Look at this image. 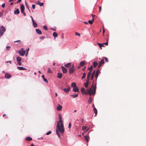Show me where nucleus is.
<instances>
[{
	"instance_id": "1",
	"label": "nucleus",
	"mask_w": 146,
	"mask_h": 146,
	"mask_svg": "<svg viewBox=\"0 0 146 146\" xmlns=\"http://www.w3.org/2000/svg\"><path fill=\"white\" fill-rule=\"evenodd\" d=\"M58 116L59 117V123H57V126L56 128V133L58 135L59 138L60 137L59 132L62 134L63 133L64 131V128L63 123L62 120V117L60 114H59Z\"/></svg>"
},
{
	"instance_id": "2",
	"label": "nucleus",
	"mask_w": 146,
	"mask_h": 146,
	"mask_svg": "<svg viewBox=\"0 0 146 146\" xmlns=\"http://www.w3.org/2000/svg\"><path fill=\"white\" fill-rule=\"evenodd\" d=\"M96 86H94V85L93 83L91 87L88 90L87 92H86L85 94L86 95L89 94L90 96L92 95H94L95 93L96 90Z\"/></svg>"
},
{
	"instance_id": "3",
	"label": "nucleus",
	"mask_w": 146,
	"mask_h": 146,
	"mask_svg": "<svg viewBox=\"0 0 146 146\" xmlns=\"http://www.w3.org/2000/svg\"><path fill=\"white\" fill-rule=\"evenodd\" d=\"M5 31V28L3 26H1L0 29V37L3 35Z\"/></svg>"
},
{
	"instance_id": "4",
	"label": "nucleus",
	"mask_w": 146,
	"mask_h": 146,
	"mask_svg": "<svg viewBox=\"0 0 146 146\" xmlns=\"http://www.w3.org/2000/svg\"><path fill=\"white\" fill-rule=\"evenodd\" d=\"M17 52H18V53L20 54V55L23 56L25 53V51L23 50V48H22L21 49V50L18 51Z\"/></svg>"
},
{
	"instance_id": "5",
	"label": "nucleus",
	"mask_w": 146,
	"mask_h": 146,
	"mask_svg": "<svg viewBox=\"0 0 146 146\" xmlns=\"http://www.w3.org/2000/svg\"><path fill=\"white\" fill-rule=\"evenodd\" d=\"M75 70V69L74 68V64L72 65V67L70 68L69 69V72L70 74L73 73Z\"/></svg>"
},
{
	"instance_id": "6",
	"label": "nucleus",
	"mask_w": 146,
	"mask_h": 146,
	"mask_svg": "<svg viewBox=\"0 0 146 146\" xmlns=\"http://www.w3.org/2000/svg\"><path fill=\"white\" fill-rule=\"evenodd\" d=\"M63 90L65 92L68 93L70 90V87L69 86H68L67 88H64Z\"/></svg>"
},
{
	"instance_id": "7",
	"label": "nucleus",
	"mask_w": 146,
	"mask_h": 146,
	"mask_svg": "<svg viewBox=\"0 0 146 146\" xmlns=\"http://www.w3.org/2000/svg\"><path fill=\"white\" fill-rule=\"evenodd\" d=\"M104 63V61L103 59H102L99 62L98 65V68H100L101 66Z\"/></svg>"
},
{
	"instance_id": "8",
	"label": "nucleus",
	"mask_w": 146,
	"mask_h": 146,
	"mask_svg": "<svg viewBox=\"0 0 146 146\" xmlns=\"http://www.w3.org/2000/svg\"><path fill=\"white\" fill-rule=\"evenodd\" d=\"M100 73V71L98 69H97V71H96V73L95 75V77L96 78V79L98 77L99 74Z\"/></svg>"
},
{
	"instance_id": "9",
	"label": "nucleus",
	"mask_w": 146,
	"mask_h": 146,
	"mask_svg": "<svg viewBox=\"0 0 146 146\" xmlns=\"http://www.w3.org/2000/svg\"><path fill=\"white\" fill-rule=\"evenodd\" d=\"M62 69V72L64 73H65L67 72V69L63 66H61Z\"/></svg>"
},
{
	"instance_id": "10",
	"label": "nucleus",
	"mask_w": 146,
	"mask_h": 146,
	"mask_svg": "<svg viewBox=\"0 0 146 146\" xmlns=\"http://www.w3.org/2000/svg\"><path fill=\"white\" fill-rule=\"evenodd\" d=\"M62 106L60 104H58L56 108L57 110L58 111H60L62 110Z\"/></svg>"
},
{
	"instance_id": "11",
	"label": "nucleus",
	"mask_w": 146,
	"mask_h": 146,
	"mask_svg": "<svg viewBox=\"0 0 146 146\" xmlns=\"http://www.w3.org/2000/svg\"><path fill=\"white\" fill-rule=\"evenodd\" d=\"M5 78L7 79H9L11 77V76L8 73H6L5 74Z\"/></svg>"
},
{
	"instance_id": "12",
	"label": "nucleus",
	"mask_w": 146,
	"mask_h": 146,
	"mask_svg": "<svg viewBox=\"0 0 146 146\" xmlns=\"http://www.w3.org/2000/svg\"><path fill=\"white\" fill-rule=\"evenodd\" d=\"M89 79H87L86 80V82L84 84V86L86 88H87L88 86V85L89 83Z\"/></svg>"
},
{
	"instance_id": "13",
	"label": "nucleus",
	"mask_w": 146,
	"mask_h": 146,
	"mask_svg": "<svg viewBox=\"0 0 146 146\" xmlns=\"http://www.w3.org/2000/svg\"><path fill=\"white\" fill-rule=\"evenodd\" d=\"M32 21L33 22V27L35 28H36L37 26V24L35 22L34 20H33V19H32Z\"/></svg>"
},
{
	"instance_id": "14",
	"label": "nucleus",
	"mask_w": 146,
	"mask_h": 146,
	"mask_svg": "<svg viewBox=\"0 0 146 146\" xmlns=\"http://www.w3.org/2000/svg\"><path fill=\"white\" fill-rule=\"evenodd\" d=\"M62 73H57V77L58 78H62Z\"/></svg>"
},
{
	"instance_id": "15",
	"label": "nucleus",
	"mask_w": 146,
	"mask_h": 146,
	"mask_svg": "<svg viewBox=\"0 0 146 146\" xmlns=\"http://www.w3.org/2000/svg\"><path fill=\"white\" fill-rule=\"evenodd\" d=\"M36 32L38 34L41 35L42 34V32L41 31L38 29H36Z\"/></svg>"
},
{
	"instance_id": "16",
	"label": "nucleus",
	"mask_w": 146,
	"mask_h": 146,
	"mask_svg": "<svg viewBox=\"0 0 146 146\" xmlns=\"http://www.w3.org/2000/svg\"><path fill=\"white\" fill-rule=\"evenodd\" d=\"M73 90L74 92H79V89L77 86L75 88H73Z\"/></svg>"
},
{
	"instance_id": "17",
	"label": "nucleus",
	"mask_w": 146,
	"mask_h": 146,
	"mask_svg": "<svg viewBox=\"0 0 146 146\" xmlns=\"http://www.w3.org/2000/svg\"><path fill=\"white\" fill-rule=\"evenodd\" d=\"M84 138L86 140L87 142H88L89 139L90 138L89 135H86L84 137Z\"/></svg>"
},
{
	"instance_id": "18",
	"label": "nucleus",
	"mask_w": 146,
	"mask_h": 146,
	"mask_svg": "<svg viewBox=\"0 0 146 146\" xmlns=\"http://www.w3.org/2000/svg\"><path fill=\"white\" fill-rule=\"evenodd\" d=\"M42 78H43L44 81L46 83H48V82L47 80L44 78V75H42Z\"/></svg>"
},
{
	"instance_id": "19",
	"label": "nucleus",
	"mask_w": 146,
	"mask_h": 146,
	"mask_svg": "<svg viewBox=\"0 0 146 146\" xmlns=\"http://www.w3.org/2000/svg\"><path fill=\"white\" fill-rule=\"evenodd\" d=\"M95 72H96V71L95 70H94L93 71V72L92 74L91 75V80H93V78H94V75L95 73Z\"/></svg>"
},
{
	"instance_id": "20",
	"label": "nucleus",
	"mask_w": 146,
	"mask_h": 146,
	"mask_svg": "<svg viewBox=\"0 0 146 146\" xmlns=\"http://www.w3.org/2000/svg\"><path fill=\"white\" fill-rule=\"evenodd\" d=\"M17 68L20 70H26L27 69L23 67L18 66L17 67Z\"/></svg>"
},
{
	"instance_id": "21",
	"label": "nucleus",
	"mask_w": 146,
	"mask_h": 146,
	"mask_svg": "<svg viewBox=\"0 0 146 146\" xmlns=\"http://www.w3.org/2000/svg\"><path fill=\"white\" fill-rule=\"evenodd\" d=\"M91 71H90V72H88L87 74V79H90V76L91 75Z\"/></svg>"
},
{
	"instance_id": "22",
	"label": "nucleus",
	"mask_w": 146,
	"mask_h": 146,
	"mask_svg": "<svg viewBox=\"0 0 146 146\" xmlns=\"http://www.w3.org/2000/svg\"><path fill=\"white\" fill-rule=\"evenodd\" d=\"M93 110L94 111V113L95 114V116H96L97 114L98 113L97 110L96 109L95 107H94V108H93Z\"/></svg>"
},
{
	"instance_id": "23",
	"label": "nucleus",
	"mask_w": 146,
	"mask_h": 146,
	"mask_svg": "<svg viewBox=\"0 0 146 146\" xmlns=\"http://www.w3.org/2000/svg\"><path fill=\"white\" fill-rule=\"evenodd\" d=\"M71 86L73 88H75L76 87V85L75 82L72 83L71 84Z\"/></svg>"
},
{
	"instance_id": "24",
	"label": "nucleus",
	"mask_w": 146,
	"mask_h": 146,
	"mask_svg": "<svg viewBox=\"0 0 146 146\" xmlns=\"http://www.w3.org/2000/svg\"><path fill=\"white\" fill-rule=\"evenodd\" d=\"M78 94H76L74 95H70V96L72 98H77L78 97Z\"/></svg>"
},
{
	"instance_id": "25",
	"label": "nucleus",
	"mask_w": 146,
	"mask_h": 146,
	"mask_svg": "<svg viewBox=\"0 0 146 146\" xmlns=\"http://www.w3.org/2000/svg\"><path fill=\"white\" fill-rule=\"evenodd\" d=\"M18 62H21V58L19 56H17L16 58Z\"/></svg>"
},
{
	"instance_id": "26",
	"label": "nucleus",
	"mask_w": 146,
	"mask_h": 146,
	"mask_svg": "<svg viewBox=\"0 0 146 146\" xmlns=\"http://www.w3.org/2000/svg\"><path fill=\"white\" fill-rule=\"evenodd\" d=\"M20 13L19 11V9H17L16 11H14V13L15 14H19Z\"/></svg>"
},
{
	"instance_id": "27",
	"label": "nucleus",
	"mask_w": 146,
	"mask_h": 146,
	"mask_svg": "<svg viewBox=\"0 0 146 146\" xmlns=\"http://www.w3.org/2000/svg\"><path fill=\"white\" fill-rule=\"evenodd\" d=\"M98 65V63L96 62H94L93 63V66L94 67H96Z\"/></svg>"
},
{
	"instance_id": "28",
	"label": "nucleus",
	"mask_w": 146,
	"mask_h": 146,
	"mask_svg": "<svg viewBox=\"0 0 146 146\" xmlns=\"http://www.w3.org/2000/svg\"><path fill=\"white\" fill-rule=\"evenodd\" d=\"M25 139L29 141H30L32 140V139L30 137H27Z\"/></svg>"
},
{
	"instance_id": "29",
	"label": "nucleus",
	"mask_w": 146,
	"mask_h": 146,
	"mask_svg": "<svg viewBox=\"0 0 146 146\" xmlns=\"http://www.w3.org/2000/svg\"><path fill=\"white\" fill-rule=\"evenodd\" d=\"M81 92L83 94H84V93H85V90L84 88H81Z\"/></svg>"
},
{
	"instance_id": "30",
	"label": "nucleus",
	"mask_w": 146,
	"mask_h": 146,
	"mask_svg": "<svg viewBox=\"0 0 146 146\" xmlns=\"http://www.w3.org/2000/svg\"><path fill=\"white\" fill-rule=\"evenodd\" d=\"M85 64V62L84 61H82L81 62L80 64L81 66H82Z\"/></svg>"
},
{
	"instance_id": "31",
	"label": "nucleus",
	"mask_w": 146,
	"mask_h": 146,
	"mask_svg": "<svg viewBox=\"0 0 146 146\" xmlns=\"http://www.w3.org/2000/svg\"><path fill=\"white\" fill-rule=\"evenodd\" d=\"M71 63H68L64 65L65 67H69L71 65Z\"/></svg>"
},
{
	"instance_id": "32",
	"label": "nucleus",
	"mask_w": 146,
	"mask_h": 146,
	"mask_svg": "<svg viewBox=\"0 0 146 146\" xmlns=\"http://www.w3.org/2000/svg\"><path fill=\"white\" fill-rule=\"evenodd\" d=\"M53 36L55 38L57 36L58 34L56 32H54L53 33Z\"/></svg>"
},
{
	"instance_id": "33",
	"label": "nucleus",
	"mask_w": 146,
	"mask_h": 146,
	"mask_svg": "<svg viewBox=\"0 0 146 146\" xmlns=\"http://www.w3.org/2000/svg\"><path fill=\"white\" fill-rule=\"evenodd\" d=\"M37 4L40 5V6H43L44 5L43 3H41L39 1H38L37 2Z\"/></svg>"
},
{
	"instance_id": "34",
	"label": "nucleus",
	"mask_w": 146,
	"mask_h": 146,
	"mask_svg": "<svg viewBox=\"0 0 146 146\" xmlns=\"http://www.w3.org/2000/svg\"><path fill=\"white\" fill-rule=\"evenodd\" d=\"M94 19H93L92 20H89L88 21V23L90 24H92L94 22Z\"/></svg>"
},
{
	"instance_id": "35",
	"label": "nucleus",
	"mask_w": 146,
	"mask_h": 146,
	"mask_svg": "<svg viewBox=\"0 0 146 146\" xmlns=\"http://www.w3.org/2000/svg\"><path fill=\"white\" fill-rule=\"evenodd\" d=\"M25 7L24 5L23 4H22L21 6V10H24Z\"/></svg>"
},
{
	"instance_id": "36",
	"label": "nucleus",
	"mask_w": 146,
	"mask_h": 146,
	"mask_svg": "<svg viewBox=\"0 0 146 146\" xmlns=\"http://www.w3.org/2000/svg\"><path fill=\"white\" fill-rule=\"evenodd\" d=\"M97 44L99 45V46H100V48H101V47H104V46L103 45V44H101V43H98Z\"/></svg>"
},
{
	"instance_id": "37",
	"label": "nucleus",
	"mask_w": 146,
	"mask_h": 146,
	"mask_svg": "<svg viewBox=\"0 0 146 146\" xmlns=\"http://www.w3.org/2000/svg\"><path fill=\"white\" fill-rule=\"evenodd\" d=\"M86 76V73H83V75L82 77V79H84L85 77Z\"/></svg>"
},
{
	"instance_id": "38",
	"label": "nucleus",
	"mask_w": 146,
	"mask_h": 146,
	"mask_svg": "<svg viewBox=\"0 0 146 146\" xmlns=\"http://www.w3.org/2000/svg\"><path fill=\"white\" fill-rule=\"evenodd\" d=\"M92 102V98L91 97L89 99L88 102L89 103H91Z\"/></svg>"
},
{
	"instance_id": "39",
	"label": "nucleus",
	"mask_w": 146,
	"mask_h": 146,
	"mask_svg": "<svg viewBox=\"0 0 146 146\" xmlns=\"http://www.w3.org/2000/svg\"><path fill=\"white\" fill-rule=\"evenodd\" d=\"M93 68L92 66H91L89 68H88V70L91 71Z\"/></svg>"
},
{
	"instance_id": "40",
	"label": "nucleus",
	"mask_w": 146,
	"mask_h": 146,
	"mask_svg": "<svg viewBox=\"0 0 146 146\" xmlns=\"http://www.w3.org/2000/svg\"><path fill=\"white\" fill-rule=\"evenodd\" d=\"M87 127L83 126H82V130H85L86 129V128H87Z\"/></svg>"
},
{
	"instance_id": "41",
	"label": "nucleus",
	"mask_w": 146,
	"mask_h": 146,
	"mask_svg": "<svg viewBox=\"0 0 146 146\" xmlns=\"http://www.w3.org/2000/svg\"><path fill=\"white\" fill-rule=\"evenodd\" d=\"M43 28L46 31H47V30H48V29H47V27L45 25H44V26H43Z\"/></svg>"
},
{
	"instance_id": "42",
	"label": "nucleus",
	"mask_w": 146,
	"mask_h": 146,
	"mask_svg": "<svg viewBox=\"0 0 146 146\" xmlns=\"http://www.w3.org/2000/svg\"><path fill=\"white\" fill-rule=\"evenodd\" d=\"M21 12L24 15H25V13L24 12V10H21Z\"/></svg>"
},
{
	"instance_id": "43",
	"label": "nucleus",
	"mask_w": 146,
	"mask_h": 146,
	"mask_svg": "<svg viewBox=\"0 0 146 146\" xmlns=\"http://www.w3.org/2000/svg\"><path fill=\"white\" fill-rule=\"evenodd\" d=\"M47 72L50 73H52V71L50 70V68H48Z\"/></svg>"
},
{
	"instance_id": "44",
	"label": "nucleus",
	"mask_w": 146,
	"mask_h": 146,
	"mask_svg": "<svg viewBox=\"0 0 146 146\" xmlns=\"http://www.w3.org/2000/svg\"><path fill=\"white\" fill-rule=\"evenodd\" d=\"M75 35H77L79 36H80V34L77 32H76L75 33Z\"/></svg>"
},
{
	"instance_id": "45",
	"label": "nucleus",
	"mask_w": 146,
	"mask_h": 146,
	"mask_svg": "<svg viewBox=\"0 0 146 146\" xmlns=\"http://www.w3.org/2000/svg\"><path fill=\"white\" fill-rule=\"evenodd\" d=\"M51 131H49L46 133V135H48L51 134Z\"/></svg>"
},
{
	"instance_id": "46",
	"label": "nucleus",
	"mask_w": 146,
	"mask_h": 146,
	"mask_svg": "<svg viewBox=\"0 0 146 146\" xmlns=\"http://www.w3.org/2000/svg\"><path fill=\"white\" fill-rule=\"evenodd\" d=\"M10 46H7V50H9L10 49Z\"/></svg>"
},
{
	"instance_id": "47",
	"label": "nucleus",
	"mask_w": 146,
	"mask_h": 146,
	"mask_svg": "<svg viewBox=\"0 0 146 146\" xmlns=\"http://www.w3.org/2000/svg\"><path fill=\"white\" fill-rule=\"evenodd\" d=\"M71 123H69V125H68V127L69 129H70V127H71Z\"/></svg>"
},
{
	"instance_id": "48",
	"label": "nucleus",
	"mask_w": 146,
	"mask_h": 146,
	"mask_svg": "<svg viewBox=\"0 0 146 146\" xmlns=\"http://www.w3.org/2000/svg\"><path fill=\"white\" fill-rule=\"evenodd\" d=\"M35 6L34 4H33L32 5V7L33 9H35Z\"/></svg>"
},
{
	"instance_id": "49",
	"label": "nucleus",
	"mask_w": 146,
	"mask_h": 146,
	"mask_svg": "<svg viewBox=\"0 0 146 146\" xmlns=\"http://www.w3.org/2000/svg\"><path fill=\"white\" fill-rule=\"evenodd\" d=\"M3 15V13L2 12H0V17H1Z\"/></svg>"
},
{
	"instance_id": "50",
	"label": "nucleus",
	"mask_w": 146,
	"mask_h": 146,
	"mask_svg": "<svg viewBox=\"0 0 146 146\" xmlns=\"http://www.w3.org/2000/svg\"><path fill=\"white\" fill-rule=\"evenodd\" d=\"M104 58L105 60L107 62H108V59L106 57H104Z\"/></svg>"
},
{
	"instance_id": "51",
	"label": "nucleus",
	"mask_w": 146,
	"mask_h": 146,
	"mask_svg": "<svg viewBox=\"0 0 146 146\" xmlns=\"http://www.w3.org/2000/svg\"><path fill=\"white\" fill-rule=\"evenodd\" d=\"M18 64L20 66L21 65V62H18Z\"/></svg>"
},
{
	"instance_id": "52",
	"label": "nucleus",
	"mask_w": 146,
	"mask_h": 146,
	"mask_svg": "<svg viewBox=\"0 0 146 146\" xmlns=\"http://www.w3.org/2000/svg\"><path fill=\"white\" fill-rule=\"evenodd\" d=\"M2 7L3 8H4L5 7V4L3 3L2 5Z\"/></svg>"
},
{
	"instance_id": "53",
	"label": "nucleus",
	"mask_w": 146,
	"mask_h": 146,
	"mask_svg": "<svg viewBox=\"0 0 146 146\" xmlns=\"http://www.w3.org/2000/svg\"><path fill=\"white\" fill-rule=\"evenodd\" d=\"M103 44H104L106 45H107L108 44V42H106L104 43H103Z\"/></svg>"
},
{
	"instance_id": "54",
	"label": "nucleus",
	"mask_w": 146,
	"mask_h": 146,
	"mask_svg": "<svg viewBox=\"0 0 146 146\" xmlns=\"http://www.w3.org/2000/svg\"><path fill=\"white\" fill-rule=\"evenodd\" d=\"M6 62L7 63H9L10 64L11 63V61H10V60H9V61H7Z\"/></svg>"
},
{
	"instance_id": "55",
	"label": "nucleus",
	"mask_w": 146,
	"mask_h": 146,
	"mask_svg": "<svg viewBox=\"0 0 146 146\" xmlns=\"http://www.w3.org/2000/svg\"><path fill=\"white\" fill-rule=\"evenodd\" d=\"M25 4H26V6L27 7V8L28 9H29V7H28V5H27V4L26 2V1L25 2Z\"/></svg>"
},
{
	"instance_id": "56",
	"label": "nucleus",
	"mask_w": 146,
	"mask_h": 146,
	"mask_svg": "<svg viewBox=\"0 0 146 146\" xmlns=\"http://www.w3.org/2000/svg\"><path fill=\"white\" fill-rule=\"evenodd\" d=\"M44 37H44L41 36L40 38V39H43L44 38Z\"/></svg>"
},
{
	"instance_id": "57",
	"label": "nucleus",
	"mask_w": 146,
	"mask_h": 146,
	"mask_svg": "<svg viewBox=\"0 0 146 146\" xmlns=\"http://www.w3.org/2000/svg\"><path fill=\"white\" fill-rule=\"evenodd\" d=\"M92 15V18H94V17L96 16V15Z\"/></svg>"
},
{
	"instance_id": "58",
	"label": "nucleus",
	"mask_w": 146,
	"mask_h": 146,
	"mask_svg": "<svg viewBox=\"0 0 146 146\" xmlns=\"http://www.w3.org/2000/svg\"><path fill=\"white\" fill-rule=\"evenodd\" d=\"M21 1V0H18V1H17V3H18Z\"/></svg>"
},
{
	"instance_id": "59",
	"label": "nucleus",
	"mask_w": 146,
	"mask_h": 146,
	"mask_svg": "<svg viewBox=\"0 0 146 146\" xmlns=\"http://www.w3.org/2000/svg\"><path fill=\"white\" fill-rule=\"evenodd\" d=\"M21 42V40H18L16 41H15L14 42Z\"/></svg>"
},
{
	"instance_id": "60",
	"label": "nucleus",
	"mask_w": 146,
	"mask_h": 146,
	"mask_svg": "<svg viewBox=\"0 0 146 146\" xmlns=\"http://www.w3.org/2000/svg\"><path fill=\"white\" fill-rule=\"evenodd\" d=\"M102 7H99V11L100 12L101 11Z\"/></svg>"
},
{
	"instance_id": "61",
	"label": "nucleus",
	"mask_w": 146,
	"mask_h": 146,
	"mask_svg": "<svg viewBox=\"0 0 146 146\" xmlns=\"http://www.w3.org/2000/svg\"><path fill=\"white\" fill-rule=\"evenodd\" d=\"M29 48L28 49H27L26 50V52H27V53H28V52L29 51Z\"/></svg>"
},
{
	"instance_id": "62",
	"label": "nucleus",
	"mask_w": 146,
	"mask_h": 146,
	"mask_svg": "<svg viewBox=\"0 0 146 146\" xmlns=\"http://www.w3.org/2000/svg\"><path fill=\"white\" fill-rule=\"evenodd\" d=\"M84 23L86 25H87L88 24V22H84Z\"/></svg>"
},
{
	"instance_id": "63",
	"label": "nucleus",
	"mask_w": 146,
	"mask_h": 146,
	"mask_svg": "<svg viewBox=\"0 0 146 146\" xmlns=\"http://www.w3.org/2000/svg\"><path fill=\"white\" fill-rule=\"evenodd\" d=\"M86 68V67H84L82 69V70H84Z\"/></svg>"
},
{
	"instance_id": "64",
	"label": "nucleus",
	"mask_w": 146,
	"mask_h": 146,
	"mask_svg": "<svg viewBox=\"0 0 146 146\" xmlns=\"http://www.w3.org/2000/svg\"><path fill=\"white\" fill-rule=\"evenodd\" d=\"M30 146H35L33 144H31Z\"/></svg>"
}]
</instances>
